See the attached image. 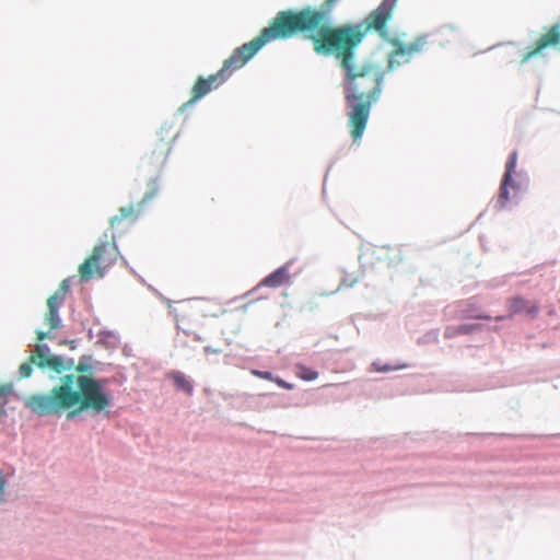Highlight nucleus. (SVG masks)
<instances>
[{"mask_svg":"<svg viewBox=\"0 0 560 560\" xmlns=\"http://www.w3.org/2000/svg\"><path fill=\"white\" fill-rule=\"evenodd\" d=\"M477 328L476 325L465 324L459 326H448L445 328L444 337L447 339L455 338L459 335L471 334Z\"/></svg>","mask_w":560,"mask_h":560,"instance_id":"17","label":"nucleus"},{"mask_svg":"<svg viewBox=\"0 0 560 560\" xmlns=\"http://www.w3.org/2000/svg\"><path fill=\"white\" fill-rule=\"evenodd\" d=\"M398 0H383L358 24L325 27L320 38L358 47L369 33H376L385 42L390 39L388 23L392 21Z\"/></svg>","mask_w":560,"mask_h":560,"instance_id":"4","label":"nucleus"},{"mask_svg":"<svg viewBox=\"0 0 560 560\" xmlns=\"http://www.w3.org/2000/svg\"><path fill=\"white\" fill-rule=\"evenodd\" d=\"M478 318L489 319V316H478Z\"/></svg>","mask_w":560,"mask_h":560,"instance_id":"23","label":"nucleus"},{"mask_svg":"<svg viewBox=\"0 0 560 560\" xmlns=\"http://www.w3.org/2000/svg\"><path fill=\"white\" fill-rule=\"evenodd\" d=\"M273 382H275L278 386H280V387H282V388H284V389H289V390H290V389H293V387H294V386H293V384L288 383V382H285L284 380H282V378H280V377H275Z\"/></svg>","mask_w":560,"mask_h":560,"instance_id":"22","label":"nucleus"},{"mask_svg":"<svg viewBox=\"0 0 560 560\" xmlns=\"http://www.w3.org/2000/svg\"><path fill=\"white\" fill-rule=\"evenodd\" d=\"M138 215L139 209L133 205L121 207L119 213L110 219V229L121 233L136 222Z\"/></svg>","mask_w":560,"mask_h":560,"instance_id":"13","label":"nucleus"},{"mask_svg":"<svg viewBox=\"0 0 560 560\" xmlns=\"http://www.w3.org/2000/svg\"><path fill=\"white\" fill-rule=\"evenodd\" d=\"M502 318H503L502 316H498L495 319L501 320Z\"/></svg>","mask_w":560,"mask_h":560,"instance_id":"24","label":"nucleus"},{"mask_svg":"<svg viewBox=\"0 0 560 560\" xmlns=\"http://www.w3.org/2000/svg\"><path fill=\"white\" fill-rule=\"evenodd\" d=\"M112 404L100 381L85 375H65L49 393L34 394L25 399V407L37 416L60 415L69 410L68 418L91 409L101 412Z\"/></svg>","mask_w":560,"mask_h":560,"instance_id":"2","label":"nucleus"},{"mask_svg":"<svg viewBox=\"0 0 560 560\" xmlns=\"http://www.w3.org/2000/svg\"><path fill=\"white\" fill-rule=\"evenodd\" d=\"M159 191V185L156 179H151L149 183V190L145 192L144 197L142 198L141 202L138 205L139 207L149 200H151L153 197L156 196Z\"/></svg>","mask_w":560,"mask_h":560,"instance_id":"18","label":"nucleus"},{"mask_svg":"<svg viewBox=\"0 0 560 560\" xmlns=\"http://www.w3.org/2000/svg\"><path fill=\"white\" fill-rule=\"evenodd\" d=\"M290 280V273L287 266H282L266 277L260 283V285L269 287V288H279Z\"/></svg>","mask_w":560,"mask_h":560,"instance_id":"15","label":"nucleus"},{"mask_svg":"<svg viewBox=\"0 0 560 560\" xmlns=\"http://www.w3.org/2000/svg\"><path fill=\"white\" fill-rule=\"evenodd\" d=\"M357 48L320 37L313 45L317 55L334 56L343 71L342 85L348 104V126L354 141L363 136L372 105L382 94L385 74V70L373 61L358 62Z\"/></svg>","mask_w":560,"mask_h":560,"instance_id":"1","label":"nucleus"},{"mask_svg":"<svg viewBox=\"0 0 560 560\" xmlns=\"http://www.w3.org/2000/svg\"><path fill=\"white\" fill-rule=\"evenodd\" d=\"M337 1L325 0L320 9L306 7L301 10L279 11L266 28L275 40L304 34L314 45L325 27H334L329 16Z\"/></svg>","mask_w":560,"mask_h":560,"instance_id":"3","label":"nucleus"},{"mask_svg":"<svg viewBox=\"0 0 560 560\" xmlns=\"http://www.w3.org/2000/svg\"><path fill=\"white\" fill-rule=\"evenodd\" d=\"M386 42L393 46V49L387 55V71H395L399 67L409 63L413 56L421 54L429 44L428 35L425 34L417 36L408 44L397 37H392Z\"/></svg>","mask_w":560,"mask_h":560,"instance_id":"7","label":"nucleus"},{"mask_svg":"<svg viewBox=\"0 0 560 560\" xmlns=\"http://www.w3.org/2000/svg\"><path fill=\"white\" fill-rule=\"evenodd\" d=\"M273 40L267 28L264 27L254 39L234 49L217 73L210 74L208 78L199 77L191 88V97L187 104H192L212 90L218 89L234 71L245 66L266 44Z\"/></svg>","mask_w":560,"mask_h":560,"instance_id":"5","label":"nucleus"},{"mask_svg":"<svg viewBox=\"0 0 560 560\" xmlns=\"http://www.w3.org/2000/svg\"><path fill=\"white\" fill-rule=\"evenodd\" d=\"M177 133L173 132L171 128H161L159 132V140L155 143L151 153V160L155 163L164 164L172 149V143Z\"/></svg>","mask_w":560,"mask_h":560,"instance_id":"11","label":"nucleus"},{"mask_svg":"<svg viewBox=\"0 0 560 560\" xmlns=\"http://www.w3.org/2000/svg\"><path fill=\"white\" fill-rule=\"evenodd\" d=\"M116 234L113 232L109 241L96 244L91 255L79 266V276L82 281L93 278H103L106 270L116 262L118 257Z\"/></svg>","mask_w":560,"mask_h":560,"instance_id":"6","label":"nucleus"},{"mask_svg":"<svg viewBox=\"0 0 560 560\" xmlns=\"http://www.w3.org/2000/svg\"><path fill=\"white\" fill-rule=\"evenodd\" d=\"M31 362H34L40 369L49 368L58 374L69 369L60 357L49 355V348L46 345L35 346Z\"/></svg>","mask_w":560,"mask_h":560,"instance_id":"10","label":"nucleus"},{"mask_svg":"<svg viewBox=\"0 0 560 560\" xmlns=\"http://www.w3.org/2000/svg\"><path fill=\"white\" fill-rule=\"evenodd\" d=\"M168 377L173 381L174 385L178 389L187 393L188 395L192 394L194 386L184 373L179 371H173L168 374Z\"/></svg>","mask_w":560,"mask_h":560,"instance_id":"16","label":"nucleus"},{"mask_svg":"<svg viewBox=\"0 0 560 560\" xmlns=\"http://www.w3.org/2000/svg\"><path fill=\"white\" fill-rule=\"evenodd\" d=\"M548 49L560 50V20L542 27L540 35L523 54L521 63L524 65L533 58L542 56Z\"/></svg>","mask_w":560,"mask_h":560,"instance_id":"9","label":"nucleus"},{"mask_svg":"<svg viewBox=\"0 0 560 560\" xmlns=\"http://www.w3.org/2000/svg\"><path fill=\"white\" fill-rule=\"evenodd\" d=\"M508 308L511 315L526 314L530 317H536L538 314V305L522 296H514L509 300Z\"/></svg>","mask_w":560,"mask_h":560,"instance_id":"14","label":"nucleus"},{"mask_svg":"<svg viewBox=\"0 0 560 560\" xmlns=\"http://www.w3.org/2000/svg\"><path fill=\"white\" fill-rule=\"evenodd\" d=\"M32 364H34V362H31V358H30L28 361H26L20 365L19 373H20L21 377L26 378L32 375V372H33Z\"/></svg>","mask_w":560,"mask_h":560,"instance_id":"19","label":"nucleus"},{"mask_svg":"<svg viewBox=\"0 0 560 560\" xmlns=\"http://www.w3.org/2000/svg\"><path fill=\"white\" fill-rule=\"evenodd\" d=\"M516 163H517V152L514 151V152H512V154L510 155V158H509V160L506 162L505 173H504V176H503V179H502V184H501V187H500V195H499L498 203L502 208L505 207V205L510 200L509 188H512V189L517 190V191L520 190V186L516 185L514 183V180L512 179V174L514 173V170L516 167Z\"/></svg>","mask_w":560,"mask_h":560,"instance_id":"12","label":"nucleus"},{"mask_svg":"<svg viewBox=\"0 0 560 560\" xmlns=\"http://www.w3.org/2000/svg\"><path fill=\"white\" fill-rule=\"evenodd\" d=\"M301 370H304L305 373L303 374H300V376L306 381H313L317 377V372H314V371H311V370H307L303 366L300 368Z\"/></svg>","mask_w":560,"mask_h":560,"instance_id":"21","label":"nucleus"},{"mask_svg":"<svg viewBox=\"0 0 560 560\" xmlns=\"http://www.w3.org/2000/svg\"><path fill=\"white\" fill-rule=\"evenodd\" d=\"M70 282L69 279H63L57 291L47 300V312L45 314V325L48 327V331L36 330L37 341H43L48 337L51 330L61 327V318L59 316V310L63 305L66 295L69 292Z\"/></svg>","mask_w":560,"mask_h":560,"instance_id":"8","label":"nucleus"},{"mask_svg":"<svg viewBox=\"0 0 560 560\" xmlns=\"http://www.w3.org/2000/svg\"><path fill=\"white\" fill-rule=\"evenodd\" d=\"M252 374L259 378L268 380L271 382L275 380L272 373L268 371L252 370Z\"/></svg>","mask_w":560,"mask_h":560,"instance_id":"20","label":"nucleus"}]
</instances>
